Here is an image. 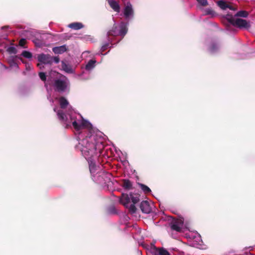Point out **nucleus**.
<instances>
[{
  "label": "nucleus",
  "mask_w": 255,
  "mask_h": 255,
  "mask_svg": "<svg viewBox=\"0 0 255 255\" xmlns=\"http://www.w3.org/2000/svg\"><path fill=\"white\" fill-rule=\"evenodd\" d=\"M26 39H24V38H22L19 41V45L21 47H23L24 46V45L26 44Z\"/></svg>",
  "instance_id": "c85d7f7f"
},
{
  "label": "nucleus",
  "mask_w": 255,
  "mask_h": 255,
  "mask_svg": "<svg viewBox=\"0 0 255 255\" xmlns=\"http://www.w3.org/2000/svg\"><path fill=\"white\" fill-rule=\"evenodd\" d=\"M118 35H119V30L117 25L116 24H114L112 29L107 33L109 41H110V36H117Z\"/></svg>",
  "instance_id": "9b49d317"
},
{
  "label": "nucleus",
  "mask_w": 255,
  "mask_h": 255,
  "mask_svg": "<svg viewBox=\"0 0 255 255\" xmlns=\"http://www.w3.org/2000/svg\"><path fill=\"white\" fill-rule=\"evenodd\" d=\"M37 65V66H38V67H39L40 68H41V67H43V66L42 65V64H41V63H38Z\"/></svg>",
  "instance_id": "2f4dec72"
},
{
  "label": "nucleus",
  "mask_w": 255,
  "mask_h": 255,
  "mask_svg": "<svg viewBox=\"0 0 255 255\" xmlns=\"http://www.w3.org/2000/svg\"><path fill=\"white\" fill-rule=\"evenodd\" d=\"M154 255H170L169 253L163 248H154Z\"/></svg>",
  "instance_id": "4468645a"
},
{
  "label": "nucleus",
  "mask_w": 255,
  "mask_h": 255,
  "mask_svg": "<svg viewBox=\"0 0 255 255\" xmlns=\"http://www.w3.org/2000/svg\"><path fill=\"white\" fill-rule=\"evenodd\" d=\"M212 10H208V11H207V13H208V14H211V13H212Z\"/></svg>",
  "instance_id": "72a5a7b5"
},
{
  "label": "nucleus",
  "mask_w": 255,
  "mask_h": 255,
  "mask_svg": "<svg viewBox=\"0 0 255 255\" xmlns=\"http://www.w3.org/2000/svg\"><path fill=\"white\" fill-rule=\"evenodd\" d=\"M199 3L201 5L205 6L208 5V1L207 0H197Z\"/></svg>",
  "instance_id": "bb28decb"
},
{
  "label": "nucleus",
  "mask_w": 255,
  "mask_h": 255,
  "mask_svg": "<svg viewBox=\"0 0 255 255\" xmlns=\"http://www.w3.org/2000/svg\"><path fill=\"white\" fill-rule=\"evenodd\" d=\"M59 103L61 109H65L69 105L67 100L64 97H61L59 98Z\"/></svg>",
  "instance_id": "dca6fc26"
},
{
  "label": "nucleus",
  "mask_w": 255,
  "mask_h": 255,
  "mask_svg": "<svg viewBox=\"0 0 255 255\" xmlns=\"http://www.w3.org/2000/svg\"><path fill=\"white\" fill-rule=\"evenodd\" d=\"M124 14L126 18H129L133 16L134 10L130 2H128L126 4L124 10Z\"/></svg>",
  "instance_id": "0eeeda50"
},
{
  "label": "nucleus",
  "mask_w": 255,
  "mask_h": 255,
  "mask_svg": "<svg viewBox=\"0 0 255 255\" xmlns=\"http://www.w3.org/2000/svg\"><path fill=\"white\" fill-rule=\"evenodd\" d=\"M248 15V13L245 10H241L238 11L236 14V16H240L243 17H247Z\"/></svg>",
  "instance_id": "aec40b11"
},
{
  "label": "nucleus",
  "mask_w": 255,
  "mask_h": 255,
  "mask_svg": "<svg viewBox=\"0 0 255 255\" xmlns=\"http://www.w3.org/2000/svg\"><path fill=\"white\" fill-rule=\"evenodd\" d=\"M66 65L65 64H62V67H63V69H65V67H66Z\"/></svg>",
  "instance_id": "f704fd0d"
},
{
  "label": "nucleus",
  "mask_w": 255,
  "mask_h": 255,
  "mask_svg": "<svg viewBox=\"0 0 255 255\" xmlns=\"http://www.w3.org/2000/svg\"><path fill=\"white\" fill-rule=\"evenodd\" d=\"M68 27L75 30H79L84 27V25L80 22H73L69 24Z\"/></svg>",
  "instance_id": "f3484780"
},
{
  "label": "nucleus",
  "mask_w": 255,
  "mask_h": 255,
  "mask_svg": "<svg viewBox=\"0 0 255 255\" xmlns=\"http://www.w3.org/2000/svg\"><path fill=\"white\" fill-rule=\"evenodd\" d=\"M140 209L142 213L145 214H149L151 212V208L149 203L147 201H142L139 206Z\"/></svg>",
  "instance_id": "6e6552de"
},
{
  "label": "nucleus",
  "mask_w": 255,
  "mask_h": 255,
  "mask_svg": "<svg viewBox=\"0 0 255 255\" xmlns=\"http://www.w3.org/2000/svg\"><path fill=\"white\" fill-rule=\"evenodd\" d=\"M96 61L94 60H90L88 61V63L86 65L85 69L87 70H91L94 68L95 66Z\"/></svg>",
  "instance_id": "a211bd4d"
},
{
  "label": "nucleus",
  "mask_w": 255,
  "mask_h": 255,
  "mask_svg": "<svg viewBox=\"0 0 255 255\" xmlns=\"http://www.w3.org/2000/svg\"><path fill=\"white\" fill-rule=\"evenodd\" d=\"M54 111L56 112V109H54Z\"/></svg>",
  "instance_id": "e433bc0d"
},
{
  "label": "nucleus",
  "mask_w": 255,
  "mask_h": 255,
  "mask_svg": "<svg viewBox=\"0 0 255 255\" xmlns=\"http://www.w3.org/2000/svg\"><path fill=\"white\" fill-rule=\"evenodd\" d=\"M140 186L142 190H143L145 193H149L151 192L150 188L146 185L143 184H140Z\"/></svg>",
  "instance_id": "412c9836"
},
{
  "label": "nucleus",
  "mask_w": 255,
  "mask_h": 255,
  "mask_svg": "<svg viewBox=\"0 0 255 255\" xmlns=\"http://www.w3.org/2000/svg\"><path fill=\"white\" fill-rule=\"evenodd\" d=\"M21 55L28 59H30L32 57V53L27 51H23L21 53Z\"/></svg>",
  "instance_id": "4be33fe9"
},
{
  "label": "nucleus",
  "mask_w": 255,
  "mask_h": 255,
  "mask_svg": "<svg viewBox=\"0 0 255 255\" xmlns=\"http://www.w3.org/2000/svg\"><path fill=\"white\" fill-rule=\"evenodd\" d=\"M7 51L10 54H16L17 53L16 49L13 46H10L7 48Z\"/></svg>",
  "instance_id": "393cba45"
},
{
  "label": "nucleus",
  "mask_w": 255,
  "mask_h": 255,
  "mask_svg": "<svg viewBox=\"0 0 255 255\" xmlns=\"http://www.w3.org/2000/svg\"><path fill=\"white\" fill-rule=\"evenodd\" d=\"M38 61L43 64H52L53 62V57L49 54H40L38 55Z\"/></svg>",
  "instance_id": "423d86ee"
},
{
  "label": "nucleus",
  "mask_w": 255,
  "mask_h": 255,
  "mask_svg": "<svg viewBox=\"0 0 255 255\" xmlns=\"http://www.w3.org/2000/svg\"><path fill=\"white\" fill-rule=\"evenodd\" d=\"M228 8L231 10H235L236 9L232 6H231L230 5H229V7H228Z\"/></svg>",
  "instance_id": "473e14b6"
},
{
  "label": "nucleus",
  "mask_w": 255,
  "mask_h": 255,
  "mask_svg": "<svg viewBox=\"0 0 255 255\" xmlns=\"http://www.w3.org/2000/svg\"><path fill=\"white\" fill-rule=\"evenodd\" d=\"M217 4L223 10H225L228 7H229V4L223 0L218 1Z\"/></svg>",
  "instance_id": "6ab92c4d"
},
{
  "label": "nucleus",
  "mask_w": 255,
  "mask_h": 255,
  "mask_svg": "<svg viewBox=\"0 0 255 255\" xmlns=\"http://www.w3.org/2000/svg\"><path fill=\"white\" fill-rule=\"evenodd\" d=\"M54 86L55 88V90L58 92H63L65 91L67 87L66 82L60 79L55 80Z\"/></svg>",
  "instance_id": "39448f33"
},
{
  "label": "nucleus",
  "mask_w": 255,
  "mask_h": 255,
  "mask_svg": "<svg viewBox=\"0 0 255 255\" xmlns=\"http://www.w3.org/2000/svg\"><path fill=\"white\" fill-rule=\"evenodd\" d=\"M81 126H82V128H90L91 126V125L88 121L83 120Z\"/></svg>",
  "instance_id": "5701e85b"
},
{
  "label": "nucleus",
  "mask_w": 255,
  "mask_h": 255,
  "mask_svg": "<svg viewBox=\"0 0 255 255\" xmlns=\"http://www.w3.org/2000/svg\"><path fill=\"white\" fill-rule=\"evenodd\" d=\"M57 115L59 121L68 128L69 125L67 122V117L64 112L62 110H58L57 112Z\"/></svg>",
  "instance_id": "1a4fd4ad"
},
{
  "label": "nucleus",
  "mask_w": 255,
  "mask_h": 255,
  "mask_svg": "<svg viewBox=\"0 0 255 255\" xmlns=\"http://www.w3.org/2000/svg\"><path fill=\"white\" fill-rule=\"evenodd\" d=\"M93 139L92 137L84 138L77 146L85 158L91 162L92 158L97 156V146H99L93 141Z\"/></svg>",
  "instance_id": "f257e3e1"
},
{
  "label": "nucleus",
  "mask_w": 255,
  "mask_h": 255,
  "mask_svg": "<svg viewBox=\"0 0 255 255\" xmlns=\"http://www.w3.org/2000/svg\"><path fill=\"white\" fill-rule=\"evenodd\" d=\"M98 150H99V152H100V153H102V149H101V148H99V149H98Z\"/></svg>",
  "instance_id": "c9c22d12"
},
{
  "label": "nucleus",
  "mask_w": 255,
  "mask_h": 255,
  "mask_svg": "<svg viewBox=\"0 0 255 255\" xmlns=\"http://www.w3.org/2000/svg\"><path fill=\"white\" fill-rule=\"evenodd\" d=\"M119 35L124 37L128 31V23L122 22L120 25Z\"/></svg>",
  "instance_id": "9d476101"
},
{
  "label": "nucleus",
  "mask_w": 255,
  "mask_h": 255,
  "mask_svg": "<svg viewBox=\"0 0 255 255\" xmlns=\"http://www.w3.org/2000/svg\"><path fill=\"white\" fill-rule=\"evenodd\" d=\"M122 187L126 190H130L132 188V182L128 179H124L122 180Z\"/></svg>",
  "instance_id": "2eb2a0df"
},
{
  "label": "nucleus",
  "mask_w": 255,
  "mask_h": 255,
  "mask_svg": "<svg viewBox=\"0 0 255 255\" xmlns=\"http://www.w3.org/2000/svg\"><path fill=\"white\" fill-rule=\"evenodd\" d=\"M68 48L66 45H63L60 46L55 47L53 48L52 51L55 54H62L67 51Z\"/></svg>",
  "instance_id": "ddd939ff"
},
{
  "label": "nucleus",
  "mask_w": 255,
  "mask_h": 255,
  "mask_svg": "<svg viewBox=\"0 0 255 255\" xmlns=\"http://www.w3.org/2000/svg\"><path fill=\"white\" fill-rule=\"evenodd\" d=\"M108 2L110 7L116 12L120 11V6L118 1L115 0H108Z\"/></svg>",
  "instance_id": "f8f14e48"
},
{
  "label": "nucleus",
  "mask_w": 255,
  "mask_h": 255,
  "mask_svg": "<svg viewBox=\"0 0 255 255\" xmlns=\"http://www.w3.org/2000/svg\"><path fill=\"white\" fill-rule=\"evenodd\" d=\"M139 201V195L137 194L130 193L129 195L123 193L120 198V202L126 207H128V204L131 201L132 204L129 206V210L131 213H134L136 211V208L134 204Z\"/></svg>",
  "instance_id": "f03ea898"
},
{
  "label": "nucleus",
  "mask_w": 255,
  "mask_h": 255,
  "mask_svg": "<svg viewBox=\"0 0 255 255\" xmlns=\"http://www.w3.org/2000/svg\"><path fill=\"white\" fill-rule=\"evenodd\" d=\"M226 18L231 24L238 28L248 29L251 27L250 23L245 19L239 18L235 19L232 15L229 14L226 15Z\"/></svg>",
  "instance_id": "7ed1b4c3"
},
{
  "label": "nucleus",
  "mask_w": 255,
  "mask_h": 255,
  "mask_svg": "<svg viewBox=\"0 0 255 255\" xmlns=\"http://www.w3.org/2000/svg\"><path fill=\"white\" fill-rule=\"evenodd\" d=\"M39 76L41 80L43 81H45L46 80V76L45 73L44 72H40L39 73Z\"/></svg>",
  "instance_id": "a878e982"
},
{
  "label": "nucleus",
  "mask_w": 255,
  "mask_h": 255,
  "mask_svg": "<svg viewBox=\"0 0 255 255\" xmlns=\"http://www.w3.org/2000/svg\"><path fill=\"white\" fill-rule=\"evenodd\" d=\"M109 43H106V44H104V45H103V46L102 47V48H101L102 52H104L105 50H106L107 49L108 47H109Z\"/></svg>",
  "instance_id": "c756f323"
},
{
  "label": "nucleus",
  "mask_w": 255,
  "mask_h": 255,
  "mask_svg": "<svg viewBox=\"0 0 255 255\" xmlns=\"http://www.w3.org/2000/svg\"><path fill=\"white\" fill-rule=\"evenodd\" d=\"M218 49V47L217 44H213L210 47V51L212 52L216 51Z\"/></svg>",
  "instance_id": "cd10ccee"
},
{
  "label": "nucleus",
  "mask_w": 255,
  "mask_h": 255,
  "mask_svg": "<svg viewBox=\"0 0 255 255\" xmlns=\"http://www.w3.org/2000/svg\"><path fill=\"white\" fill-rule=\"evenodd\" d=\"M59 58L58 57H53V62L54 61L55 63H58L59 62Z\"/></svg>",
  "instance_id": "7c9ffc66"
},
{
  "label": "nucleus",
  "mask_w": 255,
  "mask_h": 255,
  "mask_svg": "<svg viewBox=\"0 0 255 255\" xmlns=\"http://www.w3.org/2000/svg\"><path fill=\"white\" fill-rule=\"evenodd\" d=\"M72 125L75 129L77 131L80 130L82 128V126L79 125L75 121L72 122Z\"/></svg>",
  "instance_id": "b1692460"
},
{
  "label": "nucleus",
  "mask_w": 255,
  "mask_h": 255,
  "mask_svg": "<svg viewBox=\"0 0 255 255\" xmlns=\"http://www.w3.org/2000/svg\"><path fill=\"white\" fill-rule=\"evenodd\" d=\"M183 223V220L181 219H173L170 222L169 226L171 230L181 232Z\"/></svg>",
  "instance_id": "20e7f679"
}]
</instances>
